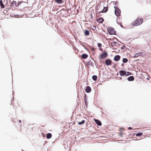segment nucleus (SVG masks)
Returning <instances> with one entry per match:
<instances>
[{
	"mask_svg": "<svg viewBox=\"0 0 151 151\" xmlns=\"http://www.w3.org/2000/svg\"><path fill=\"white\" fill-rule=\"evenodd\" d=\"M115 8V13L117 16H119L121 15V11L119 8L114 6Z\"/></svg>",
	"mask_w": 151,
	"mask_h": 151,
	"instance_id": "7ed1b4c3",
	"label": "nucleus"
},
{
	"mask_svg": "<svg viewBox=\"0 0 151 151\" xmlns=\"http://www.w3.org/2000/svg\"><path fill=\"white\" fill-rule=\"evenodd\" d=\"M120 57L119 55H116L114 58V60L116 61H118L120 59Z\"/></svg>",
	"mask_w": 151,
	"mask_h": 151,
	"instance_id": "0eeeda50",
	"label": "nucleus"
},
{
	"mask_svg": "<svg viewBox=\"0 0 151 151\" xmlns=\"http://www.w3.org/2000/svg\"><path fill=\"white\" fill-rule=\"evenodd\" d=\"M0 5L1 6V7L2 8H4V6L3 4L2 1L1 0L0 1Z\"/></svg>",
	"mask_w": 151,
	"mask_h": 151,
	"instance_id": "6ab92c4d",
	"label": "nucleus"
},
{
	"mask_svg": "<svg viewBox=\"0 0 151 151\" xmlns=\"http://www.w3.org/2000/svg\"><path fill=\"white\" fill-rule=\"evenodd\" d=\"M108 10V8L107 7H104L103 10L102 11H99V10L97 9L96 10V13L97 14H99L101 13H105Z\"/></svg>",
	"mask_w": 151,
	"mask_h": 151,
	"instance_id": "39448f33",
	"label": "nucleus"
},
{
	"mask_svg": "<svg viewBox=\"0 0 151 151\" xmlns=\"http://www.w3.org/2000/svg\"><path fill=\"white\" fill-rule=\"evenodd\" d=\"M107 56V53L106 52H104L100 55L99 58L101 59L106 58Z\"/></svg>",
	"mask_w": 151,
	"mask_h": 151,
	"instance_id": "20e7f679",
	"label": "nucleus"
},
{
	"mask_svg": "<svg viewBox=\"0 0 151 151\" xmlns=\"http://www.w3.org/2000/svg\"><path fill=\"white\" fill-rule=\"evenodd\" d=\"M142 133H138L137 134H136V135L137 136H140L142 135Z\"/></svg>",
	"mask_w": 151,
	"mask_h": 151,
	"instance_id": "b1692460",
	"label": "nucleus"
},
{
	"mask_svg": "<svg viewBox=\"0 0 151 151\" xmlns=\"http://www.w3.org/2000/svg\"><path fill=\"white\" fill-rule=\"evenodd\" d=\"M86 95H85L84 96V101L85 102V104L86 105Z\"/></svg>",
	"mask_w": 151,
	"mask_h": 151,
	"instance_id": "a878e982",
	"label": "nucleus"
},
{
	"mask_svg": "<svg viewBox=\"0 0 151 151\" xmlns=\"http://www.w3.org/2000/svg\"><path fill=\"white\" fill-rule=\"evenodd\" d=\"M85 121L84 120H82L81 122H79L78 123V124L79 125H81L85 123Z\"/></svg>",
	"mask_w": 151,
	"mask_h": 151,
	"instance_id": "4be33fe9",
	"label": "nucleus"
},
{
	"mask_svg": "<svg viewBox=\"0 0 151 151\" xmlns=\"http://www.w3.org/2000/svg\"><path fill=\"white\" fill-rule=\"evenodd\" d=\"M19 122L20 123H21L22 122H21V120H19Z\"/></svg>",
	"mask_w": 151,
	"mask_h": 151,
	"instance_id": "c756f323",
	"label": "nucleus"
},
{
	"mask_svg": "<svg viewBox=\"0 0 151 151\" xmlns=\"http://www.w3.org/2000/svg\"><path fill=\"white\" fill-rule=\"evenodd\" d=\"M105 63L107 65H110L111 64V61L110 59H107L105 61Z\"/></svg>",
	"mask_w": 151,
	"mask_h": 151,
	"instance_id": "423d86ee",
	"label": "nucleus"
},
{
	"mask_svg": "<svg viewBox=\"0 0 151 151\" xmlns=\"http://www.w3.org/2000/svg\"><path fill=\"white\" fill-rule=\"evenodd\" d=\"M116 42H111V45L113 47H115V49H116Z\"/></svg>",
	"mask_w": 151,
	"mask_h": 151,
	"instance_id": "ddd939ff",
	"label": "nucleus"
},
{
	"mask_svg": "<svg viewBox=\"0 0 151 151\" xmlns=\"http://www.w3.org/2000/svg\"><path fill=\"white\" fill-rule=\"evenodd\" d=\"M132 128L131 127H130L128 128V129H132Z\"/></svg>",
	"mask_w": 151,
	"mask_h": 151,
	"instance_id": "c85d7f7f",
	"label": "nucleus"
},
{
	"mask_svg": "<svg viewBox=\"0 0 151 151\" xmlns=\"http://www.w3.org/2000/svg\"><path fill=\"white\" fill-rule=\"evenodd\" d=\"M143 20L141 18H137L132 23L133 26H137L140 25L143 22Z\"/></svg>",
	"mask_w": 151,
	"mask_h": 151,
	"instance_id": "f257e3e1",
	"label": "nucleus"
},
{
	"mask_svg": "<svg viewBox=\"0 0 151 151\" xmlns=\"http://www.w3.org/2000/svg\"><path fill=\"white\" fill-rule=\"evenodd\" d=\"M92 78L94 81H96L97 80V77L96 76L94 75L92 76Z\"/></svg>",
	"mask_w": 151,
	"mask_h": 151,
	"instance_id": "aec40b11",
	"label": "nucleus"
},
{
	"mask_svg": "<svg viewBox=\"0 0 151 151\" xmlns=\"http://www.w3.org/2000/svg\"><path fill=\"white\" fill-rule=\"evenodd\" d=\"M121 26L122 27V24H121Z\"/></svg>",
	"mask_w": 151,
	"mask_h": 151,
	"instance_id": "2f4dec72",
	"label": "nucleus"
},
{
	"mask_svg": "<svg viewBox=\"0 0 151 151\" xmlns=\"http://www.w3.org/2000/svg\"><path fill=\"white\" fill-rule=\"evenodd\" d=\"M86 91L87 93H89L91 91V89L89 86H87L86 88Z\"/></svg>",
	"mask_w": 151,
	"mask_h": 151,
	"instance_id": "1a4fd4ad",
	"label": "nucleus"
},
{
	"mask_svg": "<svg viewBox=\"0 0 151 151\" xmlns=\"http://www.w3.org/2000/svg\"><path fill=\"white\" fill-rule=\"evenodd\" d=\"M55 2L57 4H61L63 2L62 0H55Z\"/></svg>",
	"mask_w": 151,
	"mask_h": 151,
	"instance_id": "f3484780",
	"label": "nucleus"
},
{
	"mask_svg": "<svg viewBox=\"0 0 151 151\" xmlns=\"http://www.w3.org/2000/svg\"><path fill=\"white\" fill-rule=\"evenodd\" d=\"M88 57V55L86 54H83L82 55V58L83 59L86 58Z\"/></svg>",
	"mask_w": 151,
	"mask_h": 151,
	"instance_id": "dca6fc26",
	"label": "nucleus"
},
{
	"mask_svg": "<svg viewBox=\"0 0 151 151\" xmlns=\"http://www.w3.org/2000/svg\"><path fill=\"white\" fill-rule=\"evenodd\" d=\"M134 80V78L133 76H130L128 78V80L129 81H132Z\"/></svg>",
	"mask_w": 151,
	"mask_h": 151,
	"instance_id": "f8f14e48",
	"label": "nucleus"
},
{
	"mask_svg": "<svg viewBox=\"0 0 151 151\" xmlns=\"http://www.w3.org/2000/svg\"><path fill=\"white\" fill-rule=\"evenodd\" d=\"M98 46L99 47H100L102 46V45L100 43H98L97 44Z\"/></svg>",
	"mask_w": 151,
	"mask_h": 151,
	"instance_id": "393cba45",
	"label": "nucleus"
},
{
	"mask_svg": "<svg viewBox=\"0 0 151 151\" xmlns=\"http://www.w3.org/2000/svg\"><path fill=\"white\" fill-rule=\"evenodd\" d=\"M91 28L93 30H95V29H96V27H93V28Z\"/></svg>",
	"mask_w": 151,
	"mask_h": 151,
	"instance_id": "cd10ccee",
	"label": "nucleus"
},
{
	"mask_svg": "<svg viewBox=\"0 0 151 151\" xmlns=\"http://www.w3.org/2000/svg\"><path fill=\"white\" fill-rule=\"evenodd\" d=\"M104 20L102 18H99L97 19V21L99 23H101L104 21Z\"/></svg>",
	"mask_w": 151,
	"mask_h": 151,
	"instance_id": "9b49d317",
	"label": "nucleus"
},
{
	"mask_svg": "<svg viewBox=\"0 0 151 151\" xmlns=\"http://www.w3.org/2000/svg\"><path fill=\"white\" fill-rule=\"evenodd\" d=\"M122 61L124 63H126L128 61V60L126 58H124L122 60Z\"/></svg>",
	"mask_w": 151,
	"mask_h": 151,
	"instance_id": "5701e85b",
	"label": "nucleus"
},
{
	"mask_svg": "<svg viewBox=\"0 0 151 151\" xmlns=\"http://www.w3.org/2000/svg\"><path fill=\"white\" fill-rule=\"evenodd\" d=\"M16 2L15 1H14L12 3L11 5L12 6H15L16 5Z\"/></svg>",
	"mask_w": 151,
	"mask_h": 151,
	"instance_id": "412c9836",
	"label": "nucleus"
},
{
	"mask_svg": "<svg viewBox=\"0 0 151 151\" xmlns=\"http://www.w3.org/2000/svg\"><path fill=\"white\" fill-rule=\"evenodd\" d=\"M123 134L124 133L122 132H121L119 134V135L120 136H122Z\"/></svg>",
	"mask_w": 151,
	"mask_h": 151,
	"instance_id": "bb28decb",
	"label": "nucleus"
},
{
	"mask_svg": "<svg viewBox=\"0 0 151 151\" xmlns=\"http://www.w3.org/2000/svg\"><path fill=\"white\" fill-rule=\"evenodd\" d=\"M84 35L86 36H88L89 35V31L87 30H85L84 32Z\"/></svg>",
	"mask_w": 151,
	"mask_h": 151,
	"instance_id": "2eb2a0df",
	"label": "nucleus"
},
{
	"mask_svg": "<svg viewBox=\"0 0 151 151\" xmlns=\"http://www.w3.org/2000/svg\"><path fill=\"white\" fill-rule=\"evenodd\" d=\"M125 46H123V48H124V47L125 48Z\"/></svg>",
	"mask_w": 151,
	"mask_h": 151,
	"instance_id": "7c9ffc66",
	"label": "nucleus"
},
{
	"mask_svg": "<svg viewBox=\"0 0 151 151\" xmlns=\"http://www.w3.org/2000/svg\"><path fill=\"white\" fill-rule=\"evenodd\" d=\"M107 31L110 35H115L116 33V31L114 29L111 27H109L108 28Z\"/></svg>",
	"mask_w": 151,
	"mask_h": 151,
	"instance_id": "f03ea898",
	"label": "nucleus"
},
{
	"mask_svg": "<svg viewBox=\"0 0 151 151\" xmlns=\"http://www.w3.org/2000/svg\"><path fill=\"white\" fill-rule=\"evenodd\" d=\"M52 137V134L51 133H48L47 134L46 137L48 139H49L51 138Z\"/></svg>",
	"mask_w": 151,
	"mask_h": 151,
	"instance_id": "4468645a",
	"label": "nucleus"
},
{
	"mask_svg": "<svg viewBox=\"0 0 151 151\" xmlns=\"http://www.w3.org/2000/svg\"><path fill=\"white\" fill-rule=\"evenodd\" d=\"M120 75L121 76H123L125 75H126V72L123 70H120L119 72Z\"/></svg>",
	"mask_w": 151,
	"mask_h": 151,
	"instance_id": "6e6552de",
	"label": "nucleus"
},
{
	"mask_svg": "<svg viewBox=\"0 0 151 151\" xmlns=\"http://www.w3.org/2000/svg\"><path fill=\"white\" fill-rule=\"evenodd\" d=\"M94 121L98 125L101 126V122L99 120L95 119Z\"/></svg>",
	"mask_w": 151,
	"mask_h": 151,
	"instance_id": "9d476101",
	"label": "nucleus"
},
{
	"mask_svg": "<svg viewBox=\"0 0 151 151\" xmlns=\"http://www.w3.org/2000/svg\"><path fill=\"white\" fill-rule=\"evenodd\" d=\"M142 52L137 53L135 54L134 57H138L139 55H141L142 54Z\"/></svg>",
	"mask_w": 151,
	"mask_h": 151,
	"instance_id": "a211bd4d",
	"label": "nucleus"
}]
</instances>
